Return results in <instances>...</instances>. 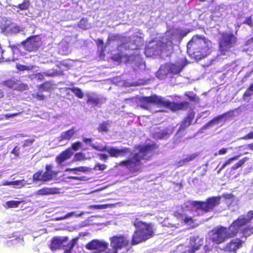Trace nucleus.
<instances>
[{"instance_id": "nucleus-1", "label": "nucleus", "mask_w": 253, "mask_h": 253, "mask_svg": "<svg viewBox=\"0 0 253 253\" xmlns=\"http://www.w3.org/2000/svg\"><path fill=\"white\" fill-rule=\"evenodd\" d=\"M187 32L181 29H173L167 32L163 42L153 41L150 42L145 49L147 57L157 56L162 52H169L172 49L173 42L179 41L186 36Z\"/></svg>"}, {"instance_id": "nucleus-2", "label": "nucleus", "mask_w": 253, "mask_h": 253, "mask_svg": "<svg viewBox=\"0 0 253 253\" xmlns=\"http://www.w3.org/2000/svg\"><path fill=\"white\" fill-rule=\"evenodd\" d=\"M253 218V211H250L247 214L240 216L228 228L221 226L213 229L211 236L212 241L219 244L229 238L234 237L237 235L242 226L249 222Z\"/></svg>"}, {"instance_id": "nucleus-3", "label": "nucleus", "mask_w": 253, "mask_h": 253, "mask_svg": "<svg viewBox=\"0 0 253 253\" xmlns=\"http://www.w3.org/2000/svg\"><path fill=\"white\" fill-rule=\"evenodd\" d=\"M187 52L196 59L207 56L211 52V43L204 37L195 36L187 44Z\"/></svg>"}, {"instance_id": "nucleus-4", "label": "nucleus", "mask_w": 253, "mask_h": 253, "mask_svg": "<svg viewBox=\"0 0 253 253\" xmlns=\"http://www.w3.org/2000/svg\"><path fill=\"white\" fill-rule=\"evenodd\" d=\"M152 104L166 107L173 111L185 109L188 106L187 102H183L180 103L172 102L166 98L155 95L150 97H142L140 99L139 105L141 108L149 109Z\"/></svg>"}, {"instance_id": "nucleus-5", "label": "nucleus", "mask_w": 253, "mask_h": 253, "mask_svg": "<svg viewBox=\"0 0 253 253\" xmlns=\"http://www.w3.org/2000/svg\"><path fill=\"white\" fill-rule=\"evenodd\" d=\"M139 152L128 160L121 163L132 172L138 171L140 169L142 160H148L153 155V145L139 146Z\"/></svg>"}, {"instance_id": "nucleus-6", "label": "nucleus", "mask_w": 253, "mask_h": 253, "mask_svg": "<svg viewBox=\"0 0 253 253\" xmlns=\"http://www.w3.org/2000/svg\"><path fill=\"white\" fill-rule=\"evenodd\" d=\"M133 224L135 227V230L132 236L131 241L132 245L145 242L154 236L155 230L151 223H147L136 219Z\"/></svg>"}, {"instance_id": "nucleus-7", "label": "nucleus", "mask_w": 253, "mask_h": 253, "mask_svg": "<svg viewBox=\"0 0 253 253\" xmlns=\"http://www.w3.org/2000/svg\"><path fill=\"white\" fill-rule=\"evenodd\" d=\"M220 197H212L208 198L206 202L193 201L191 205L198 215L212 211L214 208L220 203Z\"/></svg>"}, {"instance_id": "nucleus-8", "label": "nucleus", "mask_w": 253, "mask_h": 253, "mask_svg": "<svg viewBox=\"0 0 253 253\" xmlns=\"http://www.w3.org/2000/svg\"><path fill=\"white\" fill-rule=\"evenodd\" d=\"M184 61L181 60L175 64H166L162 66L157 73V77L160 79H163L169 73L177 74L184 67Z\"/></svg>"}, {"instance_id": "nucleus-9", "label": "nucleus", "mask_w": 253, "mask_h": 253, "mask_svg": "<svg viewBox=\"0 0 253 253\" xmlns=\"http://www.w3.org/2000/svg\"><path fill=\"white\" fill-rule=\"evenodd\" d=\"M68 239V238L67 237L57 236L53 237L52 239L51 243L50 246V249L52 251H55L60 249L62 246H66L65 243L67 241ZM78 240L77 238L73 239L71 242L66 246L67 248L65 250L64 253H71V251L77 244Z\"/></svg>"}, {"instance_id": "nucleus-10", "label": "nucleus", "mask_w": 253, "mask_h": 253, "mask_svg": "<svg viewBox=\"0 0 253 253\" xmlns=\"http://www.w3.org/2000/svg\"><path fill=\"white\" fill-rule=\"evenodd\" d=\"M57 171L52 170V167L50 165L45 166V170L44 172L38 171L33 176L34 182L37 181L47 182L51 180L57 174Z\"/></svg>"}, {"instance_id": "nucleus-11", "label": "nucleus", "mask_w": 253, "mask_h": 253, "mask_svg": "<svg viewBox=\"0 0 253 253\" xmlns=\"http://www.w3.org/2000/svg\"><path fill=\"white\" fill-rule=\"evenodd\" d=\"M236 42V38L232 34L225 33L220 42V49L223 54L233 47Z\"/></svg>"}, {"instance_id": "nucleus-12", "label": "nucleus", "mask_w": 253, "mask_h": 253, "mask_svg": "<svg viewBox=\"0 0 253 253\" xmlns=\"http://www.w3.org/2000/svg\"><path fill=\"white\" fill-rule=\"evenodd\" d=\"M41 43V38L37 36H31L22 42V44H23L24 49L28 52L37 50Z\"/></svg>"}, {"instance_id": "nucleus-13", "label": "nucleus", "mask_w": 253, "mask_h": 253, "mask_svg": "<svg viewBox=\"0 0 253 253\" xmlns=\"http://www.w3.org/2000/svg\"><path fill=\"white\" fill-rule=\"evenodd\" d=\"M129 240L127 237L120 235L114 236L111 239V246L118 251L128 246Z\"/></svg>"}, {"instance_id": "nucleus-14", "label": "nucleus", "mask_w": 253, "mask_h": 253, "mask_svg": "<svg viewBox=\"0 0 253 253\" xmlns=\"http://www.w3.org/2000/svg\"><path fill=\"white\" fill-rule=\"evenodd\" d=\"M108 247L107 243L99 240H93L85 245L86 249L89 250H96V253L105 251Z\"/></svg>"}, {"instance_id": "nucleus-15", "label": "nucleus", "mask_w": 253, "mask_h": 253, "mask_svg": "<svg viewBox=\"0 0 253 253\" xmlns=\"http://www.w3.org/2000/svg\"><path fill=\"white\" fill-rule=\"evenodd\" d=\"M5 85L14 90L22 91L27 89V85L15 79H12L5 82Z\"/></svg>"}, {"instance_id": "nucleus-16", "label": "nucleus", "mask_w": 253, "mask_h": 253, "mask_svg": "<svg viewBox=\"0 0 253 253\" xmlns=\"http://www.w3.org/2000/svg\"><path fill=\"white\" fill-rule=\"evenodd\" d=\"M103 148H104L105 149L104 151L107 152L111 157L116 158L120 156H124L126 154H127L130 152V151L128 148L118 149L113 147L107 148L106 146H103Z\"/></svg>"}, {"instance_id": "nucleus-17", "label": "nucleus", "mask_w": 253, "mask_h": 253, "mask_svg": "<svg viewBox=\"0 0 253 253\" xmlns=\"http://www.w3.org/2000/svg\"><path fill=\"white\" fill-rule=\"evenodd\" d=\"M243 242L239 239L232 240L228 243L225 248V251L236 253V251L242 247Z\"/></svg>"}, {"instance_id": "nucleus-18", "label": "nucleus", "mask_w": 253, "mask_h": 253, "mask_svg": "<svg viewBox=\"0 0 253 253\" xmlns=\"http://www.w3.org/2000/svg\"><path fill=\"white\" fill-rule=\"evenodd\" d=\"M227 114H223L221 115H220L217 117L214 118L213 119L210 121L205 126H204L199 131V132L202 133L203 132V130H206L209 128L212 127L215 125H218L221 123H222L223 120L226 116Z\"/></svg>"}, {"instance_id": "nucleus-19", "label": "nucleus", "mask_w": 253, "mask_h": 253, "mask_svg": "<svg viewBox=\"0 0 253 253\" xmlns=\"http://www.w3.org/2000/svg\"><path fill=\"white\" fill-rule=\"evenodd\" d=\"M87 97V103H90L95 106L104 102L105 99L102 97H99L94 92L87 93L85 94Z\"/></svg>"}, {"instance_id": "nucleus-20", "label": "nucleus", "mask_w": 253, "mask_h": 253, "mask_svg": "<svg viewBox=\"0 0 253 253\" xmlns=\"http://www.w3.org/2000/svg\"><path fill=\"white\" fill-rule=\"evenodd\" d=\"M73 154V152L72 149L71 148H69L57 156L56 158V161L58 164H61L66 160L70 158Z\"/></svg>"}, {"instance_id": "nucleus-21", "label": "nucleus", "mask_w": 253, "mask_h": 253, "mask_svg": "<svg viewBox=\"0 0 253 253\" xmlns=\"http://www.w3.org/2000/svg\"><path fill=\"white\" fill-rule=\"evenodd\" d=\"M60 193L59 189L57 188L45 187L38 190L36 194L38 195H49L58 194Z\"/></svg>"}, {"instance_id": "nucleus-22", "label": "nucleus", "mask_w": 253, "mask_h": 253, "mask_svg": "<svg viewBox=\"0 0 253 253\" xmlns=\"http://www.w3.org/2000/svg\"><path fill=\"white\" fill-rule=\"evenodd\" d=\"M9 46L10 47L13 54H20L22 56L26 54V51L24 49L23 44H22V42L20 44H10Z\"/></svg>"}, {"instance_id": "nucleus-23", "label": "nucleus", "mask_w": 253, "mask_h": 253, "mask_svg": "<svg viewBox=\"0 0 253 253\" xmlns=\"http://www.w3.org/2000/svg\"><path fill=\"white\" fill-rule=\"evenodd\" d=\"M204 239L200 238L198 236L193 237L191 238L190 244L195 251L203 244Z\"/></svg>"}, {"instance_id": "nucleus-24", "label": "nucleus", "mask_w": 253, "mask_h": 253, "mask_svg": "<svg viewBox=\"0 0 253 253\" xmlns=\"http://www.w3.org/2000/svg\"><path fill=\"white\" fill-rule=\"evenodd\" d=\"M76 131L74 127L67 131L62 132L58 137L59 140H69L74 135Z\"/></svg>"}, {"instance_id": "nucleus-25", "label": "nucleus", "mask_w": 253, "mask_h": 253, "mask_svg": "<svg viewBox=\"0 0 253 253\" xmlns=\"http://www.w3.org/2000/svg\"><path fill=\"white\" fill-rule=\"evenodd\" d=\"M134 42H135L134 40H131V41L126 42V43H123L119 47V50L123 48L128 50H134L138 48L139 45Z\"/></svg>"}, {"instance_id": "nucleus-26", "label": "nucleus", "mask_w": 253, "mask_h": 253, "mask_svg": "<svg viewBox=\"0 0 253 253\" xmlns=\"http://www.w3.org/2000/svg\"><path fill=\"white\" fill-rule=\"evenodd\" d=\"M194 117L193 114H190L182 122L178 131L184 130L186 127L189 126Z\"/></svg>"}, {"instance_id": "nucleus-27", "label": "nucleus", "mask_w": 253, "mask_h": 253, "mask_svg": "<svg viewBox=\"0 0 253 253\" xmlns=\"http://www.w3.org/2000/svg\"><path fill=\"white\" fill-rule=\"evenodd\" d=\"M83 141L87 145H89L91 147L97 151L103 152L105 150L104 148H103L102 145H95L92 143V139L91 138H87L84 137L83 138Z\"/></svg>"}, {"instance_id": "nucleus-28", "label": "nucleus", "mask_w": 253, "mask_h": 253, "mask_svg": "<svg viewBox=\"0 0 253 253\" xmlns=\"http://www.w3.org/2000/svg\"><path fill=\"white\" fill-rule=\"evenodd\" d=\"M58 75V72L56 71H48L44 72L42 73H39L36 75V78L38 79L42 80L44 75L49 77H53Z\"/></svg>"}, {"instance_id": "nucleus-29", "label": "nucleus", "mask_w": 253, "mask_h": 253, "mask_svg": "<svg viewBox=\"0 0 253 253\" xmlns=\"http://www.w3.org/2000/svg\"><path fill=\"white\" fill-rule=\"evenodd\" d=\"M240 156L241 155L235 156L232 158H229L227 161H226L225 163L222 165L221 168L219 169L218 172L224 169L227 166L232 164L234 161L237 160Z\"/></svg>"}, {"instance_id": "nucleus-30", "label": "nucleus", "mask_w": 253, "mask_h": 253, "mask_svg": "<svg viewBox=\"0 0 253 253\" xmlns=\"http://www.w3.org/2000/svg\"><path fill=\"white\" fill-rule=\"evenodd\" d=\"M83 214H84L83 212H81L80 214H78L76 212L73 211V212H69L63 216H61V217L55 218V220L58 221V220H63V219H65L66 218H70L74 215H76L77 216H82Z\"/></svg>"}, {"instance_id": "nucleus-31", "label": "nucleus", "mask_w": 253, "mask_h": 253, "mask_svg": "<svg viewBox=\"0 0 253 253\" xmlns=\"http://www.w3.org/2000/svg\"><path fill=\"white\" fill-rule=\"evenodd\" d=\"M20 203L21 202L20 201H10L5 203L3 204V206L6 209L10 208H16L17 207Z\"/></svg>"}, {"instance_id": "nucleus-32", "label": "nucleus", "mask_w": 253, "mask_h": 253, "mask_svg": "<svg viewBox=\"0 0 253 253\" xmlns=\"http://www.w3.org/2000/svg\"><path fill=\"white\" fill-rule=\"evenodd\" d=\"M16 68L18 70L21 71H26V70L29 71V70H31L32 69H33L34 68V66H33L31 64L28 65H21L20 64H17L16 65Z\"/></svg>"}, {"instance_id": "nucleus-33", "label": "nucleus", "mask_w": 253, "mask_h": 253, "mask_svg": "<svg viewBox=\"0 0 253 253\" xmlns=\"http://www.w3.org/2000/svg\"><path fill=\"white\" fill-rule=\"evenodd\" d=\"M249 160L248 157H244L242 159L240 160L238 163L233 165L231 168L232 170H236L238 168L242 167L246 162Z\"/></svg>"}, {"instance_id": "nucleus-34", "label": "nucleus", "mask_w": 253, "mask_h": 253, "mask_svg": "<svg viewBox=\"0 0 253 253\" xmlns=\"http://www.w3.org/2000/svg\"><path fill=\"white\" fill-rule=\"evenodd\" d=\"M109 207V205H106V204L91 205V206H89L88 207V209L98 210L105 209H107Z\"/></svg>"}, {"instance_id": "nucleus-35", "label": "nucleus", "mask_w": 253, "mask_h": 253, "mask_svg": "<svg viewBox=\"0 0 253 253\" xmlns=\"http://www.w3.org/2000/svg\"><path fill=\"white\" fill-rule=\"evenodd\" d=\"M251 220L250 221L249 223L251 222ZM248 223H249V222H248ZM247 224H248V223H247ZM246 224H247V223L246 224ZM243 226V225L241 228V230L240 231L243 230V234L245 236H250V235H251L253 233V227H248V228H246L245 229H243V228H242Z\"/></svg>"}, {"instance_id": "nucleus-36", "label": "nucleus", "mask_w": 253, "mask_h": 253, "mask_svg": "<svg viewBox=\"0 0 253 253\" xmlns=\"http://www.w3.org/2000/svg\"><path fill=\"white\" fill-rule=\"evenodd\" d=\"M79 26L83 29H87L90 27V25L88 24L86 19H83L80 21Z\"/></svg>"}, {"instance_id": "nucleus-37", "label": "nucleus", "mask_w": 253, "mask_h": 253, "mask_svg": "<svg viewBox=\"0 0 253 253\" xmlns=\"http://www.w3.org/2000/svg\"><path fill=\"white\" fill-rule=\"evenodd\" d=\"M110 126V124L108 122L103 123L99 126L98 129L99 131L107 132Z\"/></svg>"}, {"instance_id": "nucleus-38", "label": "nucleus", "mask_w": 253, "mask_h": 253, "mask_svg": "<svg viewBox=\"0 0 253 253\" xmlns=\"http://www.w3.org/2000/svg\"><path fill=\"white\" fill-rule=\"evenodd\" d=\"M87 170V168L86 167H80L78 168H76L74 169H67L65 171H79V172H85Z\"/></svg>"}, {"instance_id": "nucleus-39", "label": "nucleus", "mask_w": 253, "mask_h": 253, "mask_svg": "<svg viewBox=\"0 0 253 253\" xmlns=\"http://www.w3.org/2000/svg\"><path fill=\"white\" fill-rule=\"evenodd\" d=\"M73 92L79 98H83L84 97V93L79 88H73L72 89Z\"/></svg>"}, {"instance_id": "nucleus-40", "label": "nucleus", "mask_w": 253, "mask_h": 253, "mask_svg": "<svg viewBox=\"0 0 253 253\" xmlns=\"http://www.w3.org/2000/svg\"><path fill=\"white\" fill-rule=\"evenodd\" d=\"M85 160V156L83 153H76L74 157L75 161H79Z\"/></svg>"}, {"instance_id": "nucleus-41", "label": "nucleus", "mask_w": 253, "mask_h": 253, "mask_svg": "<svg viewBox=\"0 0 253 253\" xmlns=\"http://www.w3.org/2000/svg\"><path fill=\"white\" fill-rule=\"evenodd\" d=\"M30 5V3L28 1H24L22 3L19 4L17 6V7L19 8L20 10H26L27 9Z\"/></svg>"}, {"instance_id": "nucleus-42", "label": "nucleus", "mask_w": 253, "mask_h": 253, "mask_svg": "<svg viewBox=\"0 0 253 253\" xmlns=\"http://www.w3.org/2000/svg\"><path fill=\"white\" fill-rule=\"evenodd\" d=\"M97 45H98V49H99V50H100V51L101 52V54H102V53L104 52V49L106 47V45L105 47H104L103 42L102 40H100V39H99L98 40Z\"/></svg>"}, {"instance_id": "nucleus-43", "label": "nucleus", "mask_w": 253, "mask_h": 253, "mask_svg": "<svg viewBox=\"0 0 253 253\" xmlns=\"http://www.w3.org/2000/svg\"><path fill=\"white\" fill-rule=\"evenodd\" d=\"M198 156V154L196 153L192 154L189 156H187L186 158H184V161H186V163L191 161L195 159Z\"/></svg>"}, {"instance_id": "nucleus-44", "label": "nucleus", "mask_w": 253, "mask_h": 253, "mask_svg": "<svg viewBox=\"0 0 253 253\" xmlns=\"http://www.w3.org/2000/svg\"><path fill=\"white\" fill-rule=\"evenodd\" d=\"M253 94V84L250 85L249 88L245 92L244 96L249 97V96H251Z\"/></svg>"}, {"instance_id": "nucleus-45", "label": "nucleus", "mask_w": 253, "mask_h": 253, "mask_svg": "<svg viewBox=\"0 0 253 253\" xmlns=\"http://www.w3.org/2000/svg\"><path fill=\"white\" fill-rule=\"evenodd\" d=\"M82 146V143L78 141L72 144V150L73 149L75 151H77Z\"/></svg>"}, {"instance_id": "nucleus-46", "label": "nucleus", "mask_w": 253, "mask_h": 253, "mask_svg": "<svg viewBox=\"0 0 253 253\" xmlns=\"http://www.w3.org/2000/svg\"><path fill=\"white\" fill-rule=\"evenodd\" d=\"M106 168V166L104 164H97L94 167L96 170H103Z\"/></svg>"}, {"instance_id": "nucleus-47", "label": "nucleus", "mask_w": 253, "mask_h": 253, "mask_svg": "<svg viewBox=\"0 0 253 253\" xmlns=\"http://www.w3.org/2000/svg\"><path fill=\"white\" fill-rule=\"evenodd\" d=\"M34 139H27L25 141H24L23 144V147L25 148L27 146H29L31 145L34 142Z\"/></svg>"}, {"instance_id": "nucleus-48", "label": "nucleus", "mask_w": 253, "mask_h": 253, "mask_svg": "<svg viewBox=\"0 0 253 253\" xmlns=\"http://www.w3.org/2000/svg\"><path fill=\"white\" fill-rule=\"evenodd\" d=\"M8 30L12 33H16L19 31V28L17 26L12 25L9 27Z\"/></svg>"}, {"instance_id": "nucleus-49", "label": "nucleus", "mask_w": 253, "mask_h": 253, "mask_svg": "<svg viewBox=\"0 0 253 253\" xmlns=\"http://www.w3.org/2000/svg\"><path fill=\"white\" fill-rule=\"evenodd\" d=\"M184 222L188 224H191L193 222L192 218L190 216H184L183 218Z\"/></svg>"}, {"instance_id": "nucleus-50", "label": "nucleus", "mask_w": 253, "mask_h": 253, "mask_svg": "<svg viewBox=\"0 0 253 253\" xmlns=\"http://www.w3.org/2000/svg\"><path fill=\"white\" fill-rule=\"evenodd\" d=\"M243 23L246 24L250 27H252L253 25V23L251 17L246 18L243 22Z\"/></svg>"}, {"instance_id": "nucleus-51", "label": "nucleus", "mask_w": 253, "mask_h": 253, "mask_svg": "<svg viewBox=\"0 0 253 253\" xmlns=\"http://www.w3.org/2000/svg\"><path fill=\"white\" fill-rule=\"evenodd\" d=\"M13 185L19 186L22 185L23 186L25 184L24 180L22 179L21 180H16L12 181Z\"/></svg>"}, {"instance_id": "nucleus-52", "label": "nucleus", "mask_w": 253, "mask_h": 253, "mask_svg": "<svg viewBox=\"0 0 253 253\" xmlns=\"http://www.w3.org/2000/svg\"><path fill=\"white\" fill-rule=\"evenodd\" d=\"M169 134H168V132H167L166 131L162 132L160 134V135L159 136V137L160 139H166V138L169 137Z\"/></svg>"}, {"instance_id": "nucleus-53", "label": "nucleus", "mask_w": 253, "mask_h": 253, "mask_svg": "<svg viewBox=\"0 0 253 253\" xmlns=\"http://www.w3.org/2000/svg\"><path fill=\"white\" fill-rule=\"evenodd\" d=\"M242 139H253V131L250 132L249 133L244 136Z\"/></svg>"}, {"instance_id": "nucleus-54", "label": "nucleus", "mask_w": 253, "mask_h": 253, "mask_svg": "<svg viewBox=\"0 0 253 253\" xmlns=\"http://www.w3.org/2000/svg\"><path fill=\"white\" fill-rule=\"evenodd\" d=\"M98 156H99V158L101 160H103L104 161H106L108 158L107 155L104 154H98Z\"/></svg>"}, {"instance_id": "nucleus-55", "label": "nucleus", "mask_w": 253, "mask_h": 253, "mask_svg": "<svg viewBox=\"0 0 253 253\" xmlns=\"http://www.w3.org/2000/svg\"><path fill=\"white\" fill-rule=\"evenodd\" d=\"M19 148H18V147L16 146L14 148V149H13V150L12 151V153L13 154H14V155L16 156H18L19 154Z\"/></svg>"}, {"instance_id": "nucleus-56", "label": "nucleus", "mask_w": 253, "mask_h": 253, "mask_svg": "<svg viewBox=\"0 0 253 253\" xmlns=\"http://www.w3.org/2000/svg\"><path fill=\"white\" fill-rule=\"evenodd\" d=\"M185 163H186V161H184V158L183 160H180L179 162H178L176 163V165L178 167H179L183 166Z\"/></svg>"}, {"instance_id": "nucleus-57", "label": "nucleus", "mask_w": 253, "mask_h": 253, "mask_svg": "<svg viewBox=\"0 0 253 253\" xmlns=\"http://www.w3.org/2000/svg\"><path fill=\"white\" fill-rule=\"evenodd\" d=\"M185 95L188 97L189 99L191 101H194L195 100V96L193 95H189V93L186 92Z\"/></svg>"}, {"instance_id": "nucleus-58", "label": "nucleus", "mask_w": 253, "mask_h": 253, "mask_svg": "<svg viewBox=\"0 0 253 253\" xmlns=\"http://www.w3.org/2000/svg\"><path fill=\"white\" fill-rule=\"evenodd\" d=\"M227 151V148H222L218 151V154L219 155H223V154H226Z\"/></svg>"}, {"instance_id": "nucleus-59", "label": "nucleus", "mask_w": 253, "mask_h": 253, "mask_svg": "<svg viewBox=\"0 0 253 253\" xmlns=\"http://www.w3.org/2000/svg\"><path fill=\"white\" fill-rule=\"evenodd\" d=\"M37 96H38V98L39 100H42L44 99V96L42 93L38 94Z\"/></svg>"}, {"instance_id": "nucleus-60", "label": "nucleus", "mask_w": 253, "mask_h": 253, "mask_svg": "<svg viewBox=\"0 0 253 253\" xmlns=\"http://www.w3.org/2000/svg\"><path fill=\"white\" fill-rule=\"evenodd\" d=\"M3 185H13L12 181L11 182H5L3 184Z\"/></svg>"}, {"instance_id": "nucleus-61", "label": "nucleus", "mask_w": 253, "mask_h": 253, "mask_svg": "<svg viewBox=\"0 0 253 253\" xmlns=\"http://www.w3.org/2000/svg\"><path fill=\"white\" fill-rule=\"evenodd\" d=\"M248 148L253 151V143L249 144L248 145Z\"/></svg>"}, {"instance_id": "nucleus-62", "label": "nucleus", "mask_w": 253, "mask_h": 253, "mask_svg": "<svg viewBox=\"0 0 253 253\" xmlns=\"http://www.w3.org/2000/svg\"><path fill=\"white\" fill-rule=\"evenodd\" d=\"M118 251H117V250H113L112 251H108V252L106 253H118Z\"/></svg>"}, {"instance_id": "nucleus-63", "label": "nucleus", "mask_w": 253, "mask_h": 253, "mask_svg": "<svg viewBox=\"0 0 253 253\" xmlns=\"http://www.w3.org/2000/svg\"><path fill=\"white\" fill-rule=\"evenodd\" d=\"M16 115V114H11V115H8H8H6V116H7V117H8V118H10H10H13V117H15Z\"/></svg>"}, {"instance_id": "nucleus-64", "label": "nucleus", "mask_w": 253, "mask_h": 253, "mask_svg": "<svg viewBox=\"0 0 253 253\" xmlns=\"http://www.w3.org/2000/svg\"><path fill=\"white\" fill-rule=\"evenodd\" d=\"M3 96V92L0 90V98H2Z\"/></svg>"}]
</instances>
